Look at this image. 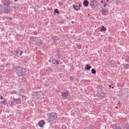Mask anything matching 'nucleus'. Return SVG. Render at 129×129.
<instances>
[{"mask_svg": "<svg viewBox=\"0 0 129 129\" xmlns=\"http://www.w3.org/2000/svg\"><path fill=\"white\" fill-rule=\"evenodd\" d=\"M107 2H108V0H107Z\"/></svg>", "mask_w": 129, "mask_h": 129, "instance_id": "obj_39", "label": "nucleus"}, {"mask_svg": "<svg viewBox=\"0 0 129 129\" xmlns=\"http://www.w3.org/2000/svg\"><path fill=\"white\" fill-rule=\"evenodd\" d=\"M73 8H74V9H75V11H78V10H79V9H80V8H81V4H79L78 6L73 5Z\"/></svg>", "mask_w": 129, "mask_h": 129, "instance_id": "obj_8", "label": "nucleus"}, {"mask_svg": "<svg viewBox=\"0 0 129 129\" xmlns=\"http://www.w3.org/2000/svg\"><path fill=\"white\" fill-rule=\"evenodd\" d=\"M125 127L127 129H129V124H126Z\"/></svg>", "mask_w": 129, "mask_h": 129, "instance_id": "obj_22", "label": "nucleus"}, {"mask_svg": "<svg viewBox=\"0 0 129 129\" xmlns=\"http://www.w3.org/2000/svg\"><path fill=\"white\" fill-rule=\"evenodd\" d=\"M33 34L35 35V36H37V35H38V32H33Z\"/></svg>", "mask_w": 129, "mask_h": 129, "instance_id": "obj_23", "label": "nucleus"}, {"mask_svg": "<svg viewBox=\"0 0 129 129\" xmlns=\"http://www.w3.org/2000/svg\"><path fill=\"white\" fill-rule=\"evenodd\" d=\"M49 62L51 61V60H49Z\"/></svg>", "mask_w": 129, "mask_h": 129, "instance_id": "obj_38", "label": "nucleus"}, {"mask_svg": "<svg viewBox=\"0 0 129 129\" xmlns=\"http://www.w3.org/2000/svg\"><path fill=\"white\" fill-rule=\"evenodd\" d=\"M2 103L4 104V105H7L8 104V103L7 102V101H2L1 102Z\"/></svg>", "mask_w": 129, "mask_h": 129, "instance_id": "obj_17", "label": "nucleus"}, {"mask_svg": "<svg viewBox=\"0 0 129 129\" xmlns=\"http://www.w3.org/2000/svg\"><path fill=\"white\" fill-rule=\"evenodd\" d=\"M91 3L92 4V3H95V0H91Z\"/></svg>", "mask_w": 129, "mask_h": 129, "instance_id": "obj_27", "label": "nucleus"}, {"mask_svg": "<svg viewBox=\"0 0 129 129\" xmlns=\"http://www.w3.org/2000/svg\"><path fill=\"white\" fill-rule=\"evenodd\" d=\"M101 4H103V1H101Z\"/></svg>", "mask_w": 129, "mask_h": 129, "instance_id": "obj_32", "label": "nucleus"}, {"mask_svg": "<svg viewBox=\"0 0 129 129\" xmlns=\"http://www.w3.org/2000/svg\"><path fill=\"white\" fill-rule=\"evenodd\" d=\"M111 127L113 129H121V127L115 125H111Z\"/></svg>", "mask_w": 129, "mask_h": 129, "instance_id": "obj_11", "label": "nucleus"}, {"mask_svg": "<svg viewBox=\"0 0 129 129\" xmlns=\"http://www.w3.org/2000/svg\"><path fill=\"white\" fill-rule=\"evenodd\" d=\"M2 10L4 14H9V7L4 6Z\"/></svg>", "mask_w": 129, "mask_h": 129, "instance_id": "obj_6", "label": "nucleus"}, {"mask_svg": "<svg viewBox=\"0 0 129 129\" xmlns=\"http://www.w3.org/2000/svg\"><path fill=\"white\" fill-rule=\"evenodd\" d=\"M37 42L38 45H42L43 44V41H42V40L41 39H38Z\"/></svg>", "mask_w": 129, "mask_h": 129, "instance_id": "obj_15", "label": "nucleus"}, {"mask_svg": "<svg viewBox=\"0 0 129 129\" xmlns=\"http://www.w3.org/2000/svg\"><path fill=\"white\" fill-rule=\"evenodd\" d=\"M1 100L3 99V96H1Z\"/></svg>", "mask_w": 129, "mask_h": 129, "instance_id": "obj_35", "label": "nucleus"}, {"mask_svg": "<svg viewBox=\"0 0 129 129\" xmlns=\"http://www.w3.org/2000/svg\"><path fill=\"white\" fill-rule=\"evenodd\" d=\"M61 95L62 98H64V99H69V96H70V95H69V92L68 90L61 92Z\"/></svg>", "mask_w": 129, "mask_h": 129, "instance_id": "obj_3", "label": "nucleus"}, {"mask_svg": "<svg viewBox=\"0 0 129 129\" xmlns=\"http://www.w3.org/2000/svg\"><path fill=\"white\" fill-rule=\"evenodd\" d=\"M72 24H74V21H72Z\"/></svg>", "mask_w": 129, "mask_h": 129, "instance_id": "obj_33", "label": "nucleus"}, {"mask_svg": "<svg viewBox=\"0 0 129 129\" xmlns=\"http://www.w3.org/2000/svg\"><path fill=\"white\" fill-rule=\"evenodd\" d=\"M16 53H17V54H18V53H19V50H16Z\"/></svg>", "mask_w": 129, "mask_h": 129, "instance_id": "obj_30", "label": "nucleus"}, {"mask_svg": "<svg viewBox=\"0 0 129 129\" xmlns=\"http://www.w3.org/2000/svg\"><path fill=\"white\" fill-rule=\"evenodd\" d=\"M106 30V27H104V26H102L100 29V32H105Z\"/></svg>", "mask_w": 129, "mask_h": 129, "instance_id": "obj_13", "label": "nucleus"}, {"mask_svg": "<svg viewBox=\"0 0 129 129\" xmlns=\"http://www.w3.org/2000/svg\"><path fill=\"white\" fill-rule=\"evenodd\" d=\"M71 81H73V79H74V78L73 77V76H71L70 77V78Z\"/></svg>", "mask_w": 129, "mask_h": 129, "instance_id": "obj_21", "label": "nucleus"}, {"mask_svg": "<svg viewBox=\"0 0 129 129\" xmlns=\"http://www.w3.org/2000/svg\"><path fill=\"white\" fill-rule=\"evenodd\" d=\"M15 2H18V0H15Z\"/></svg>", "mask_w": 129, "mask_h": 129, "instance_id": "obj_36", "label": "nucleus"}, {"mask_svg": "<svg viewBox=\"0 0 129 129\" xmlns=\"http://www.w3.org/2000/svg\"><path fill=\"white\" fill-rule=\"evenodd\" d=\"M46 122L44 120H41L40 121L38 122V125L40 127H44V124H45Z\"/></svg>", "mask_w": 129, "mask_h": 129, "instance_id": "obj_7", "label": "nucleus"}, {"mask_svg": "<svg viewBox=\"0 0 129 129\" xmlns=\"http://www.w3.org/2000/svg\"><path fill=\"white\" fill-rule=\"evenodd\" d=\"M106 6H107V4H105V5H104V8H106Z\"/></svg>", "mask_w": 129, "mask_h": 129, "instance_id": "obj_29", "label": "nucleus"}, {"mask_svg": "<svg viewBox=\"0 0 129 129\" xmlns=\"http://www.w3.org/2000/svg\"><path fill=\"white\" fill-rule=\"evenodd\" d=\"M88 5H89V2L87 0H85L83 2V5L84 7L87 8V7H88Z\"/></svg>", "mask_w": 129, "mask_h": 129, "instance_id": "obj_10", "label": "nucleus"}, {"mask_svg": "<svg viewBox=\"0 0 129 129\" xmlns=\"http://www.w3.org/2000/svg\"><path fill=\"white\" fill-rule=\"evenodd\" d=\"M109 87H111V85H110Z\"/></svg>", "mask_w": 129, "mask_h": 129, "instance_id": "obj_37", "label": "nucleus"}, {"mask_svg": "<svg viewBox=\"0 0 129 129\" xmlns=\"http://www.w3.org/2000/svg\"><path fill=\"white\" fill-rule=\"evenodd\" d=\"M48 118L47 119V121L50 123L51 122H54L57 118H58V116L57 114L55 112H50L47 114Z\"/></svg>", "mask_w": 129, "mask_h": 129, "instance_id": "obj_1", "label": "nucleus"}, {"mask_svg": "<svg viewBox=\"0 0 129 129\" xmlns=\"http://www.w3.org/2000/svg\"><path fill=\"white\" fill-rule=\"evenodd\" d=\"M23 53H24V51H21V52H20V56H22Z\"/></svg>", "mask_w": 129, "mask_h": 129, "instance_id": "obj_26", "label": "nucleus"}, {"mask_svg": "<svg viewBox=\"0 0 129 129\" xmlns=\"http://www.w3.org/2000/svg\"><path fill=\"white\" fill-rule=\"evenodd\" d=\"M14 102H16L17 104H21L22 103V100L20 99H14Z\"/></svg>", "mask_w": 129, "mask_h": 129, "instance_id": "obj_9", "label": "nucleus"}, {"mask_svg": "<svg viewBox=\"0 0 129 129\" xmlns=\"http://www.w3.org/2000/svg\"><path fill=\"white\" fill-rule=\"evenodd\" d=\"M112 88H113V87H112Z\"/></svg>", "mask_w": 129, "mask_h": 129, "instance_id": "obj_40", "label": "nucleus"}, {"mask_svg": "<svg viewBox=\"0 0 129 129\" xmlns=\"http://www.w3.org/2000/svg\"><path fill=\"white\" fill-rule=\"evenodd\" d=\"M90 68H91V67L88 64H87L85 67V70H90Z\"/></svg>", "mask_w": 129, "mask_h": 129, "instance_id": "obj_14", "label": "nucleus"}, {"mask_svg": "<svg viewBox=\"0 0 129 129\" xmlns=\"http://www.w3.org/2000/svg\"><path fill=\"white\" fill-rule=\"evenodd\" d=\"M55 63L57 64V65H59V61L58 60H55Z\"/></svg>", "mask_w": 129, "mask_h": 129, "instance_id": "obj_24", "label": "nucleus"}, {"mask_svg": "<svg viewBox=\"0 0 129 129\" xmlns=\"http://www.w3.org/2000/svg\"><path fill=\"white\" fill-rule=\"evenodd\" d=\"M91 6H92V7H93V6H94V4H91Z\"/></svg>", "mask_w": 129, "mask_h": 129, "instance_id": "obj_34", "label": "nucleus"}, {"mask_svg": "<svg viewBox=\"0 0 129 129\" xmlns=\"http://www.w3.org/2000/svg\"><path fill=\"white\" fill-rule=\"evenodd\" d=\"M48 70H49L50 71H52V69H51V68H48Z\"/></svg>", "mask_w": 129, "mask_h": 129, "instance_id": "obj_31", "label": "nucleus"}, {"mask_svg": "<svg viewBox=\"0 0 129 129\" xmlns=\"http://www.w3.org/2000/svg\"><path fill=\"white\" fill-rule=\"evenodd\" d=\"M128 67H129V64H126L124 66L125 68H126V69H128Z\"/></svg>", "mask_w": 129, "mask_h": 129, "instance_id": "obj_20", "label": "nucleus"}, {"mask_svg": "<svg viewBox=\"0 0 129 129\" xmlns=\"http://www.w3.org/2000/svg\"><path fill=\"white\" fill-rule=\"evenodd\" d=\"M10 105H11V106H14V105H15V102L14 101H12L11 102Z\"/></svg>", "mask_w": 129, "mask_h": 129, "instance_id": "obj_18", "label": "nucleus"}, {"mask_svg": "<svg viewBox=\"0 0 129 129\" xmlns=\"http://www.w3.org/2000/svg\"><path fill=\"white\" fill-rule=\"evenodd\" d=\"M52 40L54 44H56V42L59 40V38L57 36H52Z\"/></svg>", "mask_w": 129, "mask_h": 129, "instance_id": "obj_12", "label": "nucleus"}, {"mask_svg": "<svg viewBox=\"0 0 129 129\" xmlns=\"http://www.w3.org/2000/svg\"><path fill=\"white\" fill-rule=\"evenodd\" d=\"M4 6H6L7 8H9L11 6V1L10 0H5L3 2Z\"/></svg>", "mask_w": 129, "mask_h": 129, "instance_id": "obj_4", "label": "nucleus"}, {"mask_svg": "<svg viewBox=\"0 0 129 129\" xmlns=\"http://www.w3.org/2000/svg\"><path fill=\"white\" fill-rule=\"evenodd\" d=\"M24 71H25V69H23L22 68L20 67L15 68V72H16L18 76H23L24 73H25Z\"/></svg>", "mask_w": 129, "mask_h": 129, "instance_id": "obj_2", "label": "nucleus"}, {"mask_svg": "<svg viewBox=\"0 0 129 129\" xmlns=\"http://www.w3.org/2000/svg\"><path fill=\"white\" fill-rule=\"evenodd\" d=\"M54 13L55 14H59V11H58V9H55L54 10Z\"/></svg>", "mask_w": 129, "mask_h": 129, "instance_id": "obj_19", "label": "nucleus"}, {"mask_svg": "<svg viewBox=\"0 0 129 129\" xmlns=\"http://www.w3.org/2000/svg\"><path fill=\"white\" fill-rule=\"evenodd\" d=\"M101 13L102 16H107L108 14V10L107 9H103L101 11Z\"/></svg>", "mask_w": 129, "mask_h": 129, "instance_id": "obj_5", "label": "nucleus"}, {"mask_svg": "<svg viewBox=\"0 0 129 129\" xmlns=\"http://www.w3.org/2000/svg\"><path fill=\"white\" fill-rule=\"evenodd\" d=\"M7 19H8V20H10V21H12V20H13V18H12V17H8L7 18Z\"/></svg>", "mask_w": 129, "mask_h": 129, "instance_id": "obj_25", "label": "nucleus"}, {"mask_svg": "<svg viewBox=\"0 0 129 129\" xmlns=\"http://www.w3.org/2000/svg\"><path fill=\"white\" fill-rule=\"evenodd\" d=\"M126 62H127L128 63H129V57H128V59H127L126 60Z\"/></svg>", "mask_w": 129, "mask_h": 129, "instance_id": "obj_28", "label": "nucleus"}, {"mask_svg": "<svg viewBox=\"0 0 129 129\" xmlns=\"http://www.w3.org/2000/svg\"><path fill=\"white\" fill-rule=\"evenodd\" d=\"M91 72H92V74H96V71L94 69H92L91 70Z\"/></svg>", "mask_w": 129, "mask_h": 129, "instance_id": "obj_16", "label": "nucleus"}]
</instances>
